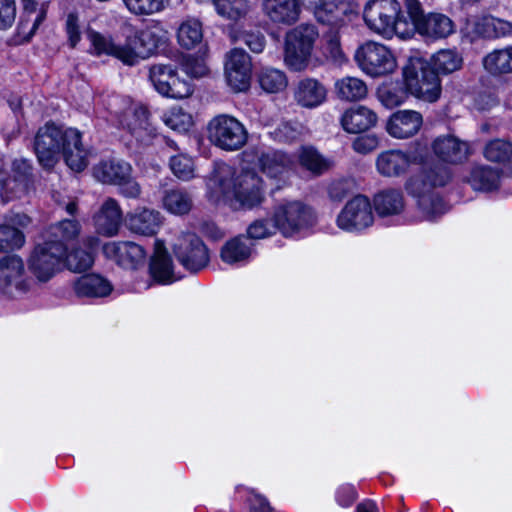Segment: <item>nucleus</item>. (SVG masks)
Wrapping results in <instances>:
<instances>
[{
	"instance_id": "obj_64",
	"label": "nucleus",
	"mask_w": 512,
	"mask_h": 512,
	"mask_svg": "<svg viewBox=\"0 0 512 512\" xmlns=\"http://www.w3.org/2000/svg\"><path fill=\"white\" fill-rule=\"evenodd\" d=\"M357 493L352 485L345 484L336 491V501L342 507H349L356 500Z\"/></svg>"
},
{
	"instance_id": "obj_51",
	"label": "nucleus",
	"mask_w": 512,
	"mask_h": 512,
	"mask_svg": "<svg viewBox=\"0 0 512 512\" xmlns=\"http://www.w3.org/2000/svg\"><path fill=\"white\" fill-rule=\"evenodd\" d=\"M490 15L473 16L467 19L465 25V33L471 38L472 41L484 38H489V29L491 28Z\"/></svg>"
},
{
	"instance_id": "obj_40",
	"label": "nucleus",
	"mask_w": 512,
	"mask_h": 512,
	"mask_svg": "<svg viewBox=\"0 0 512 512\" xmlns=\"http://www.w3.org/2000/svg\"><path fill=\"white\" fill-rule=\"evenodd\" d=\"M335 92L341 100L359 101L368 94L366 83L357 77H344L335 82Z\"/></svg>"
},
{
	"instance_id": "obj_17",
	"label": "nucleus",
	"mask_w": 512,
	"mask_h": 512,
	"mask_svg": "<svg viewBox=\"0 0 512 512\" xmlns=\"http://www.w3.org/2000/svg\"><path fill=\"white\" fill-rule=\"evenodd\" d=\"M121 128L142 144H149L157 136L156 128L149 121L148 110L141 105L127 107L118 118Z\"/></svg>"
},
{
	"instance_id": "obj_60",
	"label": "nucleus",
	"mask_w": 512,
	"mask_h": 512,
	"mask_svg": "<svg viewBox=\"0 0 512 512\" xmlns=\"http://www.w3.org/2000/svg\"><path fill=\"white\" fill-rule=\"evenodd\" d=\"M378 146L379 139L374 134L359 136L352 143L354 151L360 154H368L374 151Z\"/></svg>"
},
{
	"instance_id": "obj_32",
	"label": "nucleus",
	"mask_w": 512,
	"mask_h": 512,
	"mask_svg": "<svg viewBox=\"0 0 512 512\" xmlns=\"http://www.w3.org/2000/svg\"><path fill=\"white\" fill-rule=\"evenodd\" d=\"M252 254V242L245 236L234 237L222 246L221 260L229 265L246 263Z\"/></svg>"
},
{
	"instance_id": "obj_31",
	"label": "nucleus",
	"mask_w": 512,
	"mask_h": 512,
	"mask_svg": "<svg viewBox=\"0 0 512 512\" xmlns=\"http://www.w3.org/2000/svg\"><path fill=\"white\" fill-rule=\"evenodd\" d=\"M131 172V165L122 160H104L93 167V176L104 184L117 185Z\"/></svg>"
},
{
	"instance_id": "obj_10",
	"label": "nucleus",
	"mask_w": 512,
	"mask_h": 512,
	"mask_svg": "<svg viewBox=\"0 0 512 512\" xmlns=\"http://www.w3.org/2000/svg\"><path fill=\"white\" fill-rule=\"evenodd\" d=\"M67 129L54 123H46L40 127L34 138V151L40 165L52 168L58 162L66 144Z\"/></svg>"
},
{
	"instance_id": "obj_13",
	"label": "nucleus",
	"mask_w": 512,
	"mask_h": 512,
	"mask_svg": "<svg viewBox=\"0 0 512 512\" xmlns=\"http://www.w3.org/2000/svg\"><path fill=\"white\" fill-rule=\"evenodd\" d=\"M65 253L66 247L60 241L38 244L30 257V269L39 281L46 282L60 269Z\"/></svg>"
},
{
	"instance_id": "obj_63",
	"label": "nucleus",
	"mask_w": 512,
	"mask_h": 512,
	"mask_svg": "<svg viewBox=\"0 0 512 512\" xmlns=\"http://www.w3.org/2000/svg\"><path fill=\"white\" fill-rule=\"evenodd\" d=\"M117 186H119L120 194L126 198L137 199L141 195V187L131 175L121 180Z\"/></svg>"
},
{
	"instance_id": "obj_2",
	"label": "nucleus",
	"mask_w": 512,
	"mask_h": 512,
	"mask_svg": "<svg viewBox=\"0 0 512 512\" xmlns=\"http://www.w3.org/2000/svg\"><path fill=\"white\" fill-rule=\"evenodd\" d=\"M262 179L252 170L236 172L228 164H221L214 170L208 187L216 198L235 200L240 206L253 208L264 199Z\"/></svg>"
},
{
	"instance_id": "obj_24",
	"label": "nucleus",
	"mask_w": 512,
	"mask_h": 512,
	"mask_svg": "<svg viewBox=\"0 0 512 512\" xmlns=\"http://www.w3.org/2000/svg\"><path fill=\"white\" fill-rule=\"evenodd\" d=\"M423 125L422 115L415 110H399L387 120L386 131L396 139H407L416 135Z\"/></svg>"
},
{
	"instance_id": "obj_5",
	"label": "nucleus",
	"mask_w": 512,
	"mask_h": 512,
	"mask_svg": "<svg viewBox=\"0 0 512 512\" xmlns=\"http://www.w3.org/2000/svg\"><path fill=\"white\" fill-rule=\"evenodd\" d=\"M403 79L407 91L415 98L429 103L440 98L441 80L424 59L410 57L403 68Z\"/></svg>"
},
{
	"instance_id": "obj_39",
	"label": "nucleus",
	"mask_w": 512,
	"mask_h": 512,
	"mask_svg": "<svg viewBox=\"0 0 512 512\" xmlns=\"http://www.w3.org/2000/svg\"><path fill=\"white\" fill-rule=\"evenodd\" d=\"M483 157L491 163L512 164V142L508 139L495 138L485 143Z\"/></svg>"
},
{
	"instance_id": "obj_44",
	"label": "nucleus",
	"mask_w": 512,
	"mask_h": 512,
	"mask_svg": "<svg viewBox=\"0 0 512 512\" xmlns=\"http://www.w3.org/2000/svg\"><path fill=\"white\" fill-rule=\"evenodd\" d=\"M3 160L0 159V194L4 202L20 198L27 193L29 182L24 178L6 177L3 170Z\"/></svg>"
},
{
	"instance_id": "obj_45",
	"label": "nucleus",
	"mask_w": 512,
	"mask_h": 512,
	"mask_svg": "<svg viewBox=\"0 0 512 512\" xmlns=\"http://www.w3.org/2000/svg\"><path fill=\"white\" fill-rule=\"evenodd\" d=\"M409 92L406 87H402L399 83H385L377 90L378 100L387 108H395L402 105Z\"/></svg>"
},
{
	"instance_id": "obj_58",
	"label": "nucleus",
	"mask_w": 512,
	"mask_h": 512,
	"mask_svg": "<svg viewBox=\"0 0 512 512\" xmlns=\"http://www.w3.org/2000/svg\"><path fill=\"white\" fill-rule=\"evenodd\" d=\"M277 227L275 223H269L264 220H257L253 222L247 229L248 237L251 239H262L272 235Z\"/></svg>"
},
{
	"instance_id": "obj_41",
	"label": "nucleus",
	"mask_w": 512,
	"mask_h": 512,
	"mask_svg": "<svg viewBox=\"0 0 512 512\" xmlns=\"http://www.w3.org/2000/svg\"><path fill=\"white\" fill-rule=\"evenodd\" d=\"M84 243L89 250L77 248L66 256V265L69 270L82 272L93 265L94 257L91 251L98 246L99 240L96 237H88Z\"/></svg>"
},
{
	"instance_id": "obj_42",
	"label": "nucleus",
	"mask_w": 512,
	"mask_h": 512,
	"mask_svg": "<svg viewBox=\"0 0 512 512\" xmlns=\"http://www.w3.org/2000/svg\"><path fill=\"white\" fill-rule=\"evenodd\" d=\"M202 23L196 18H187L177 29L178 44L185 49H193L202 42Z\"/></svg>"
},
{
	"instance_id": "obj_12",
	"label": "nucleus",
	"mask_w": 512,
	"mask_h": 512,
	"mask_svg": "<svg viewBox=\"0 0 512 512\" xmlns=\"http://www.w3.org/2000/svg\"><path fill=\"white\" fill-rule=\"evenodd\" d=\"M172 250L181 265L191 272H197L208 264L207 247L195 233L180 232L172 243Z\"/></svg>"
},
{
	"instance_id": "obj_33",
	"label": "nucleus",
	"mask_w": 512,
	"mask_h": 512,
	"mask_svg": "<svg viewBox=\"0 0 512 512\" xmlns=\"http://www.w3.org/2000/svg\"><path fill=\"white\" fill-rule=\"evenodd\" d=\"M73 289L79 297H105L112 291L111 283L98 274H87L78 278Z\"/></svg>"
},
{
	"instance_id": "obj_3",
	"label": "nucleus",
	"mask_w": 512,
	"mask_h": 512,
	"mask_svg": "<svg viewBox=\"0 0 512 512\" xmlns=\"http://www.w3.org/2000/svg\"><path fill=\"white\" fill-rule=\"evenodd\" d=\"M366 26L384 39L413 36V24L398 0H368L363 8Z\"/></svg>"
},
{
	"instance_id": "obj_53",
	"label": "nucleus",
	"mask_w": 512,
	"mask_h": 512,
	"mask_svg": "<svg viewBox=\"0 0 512 512\" xmlns=\"http://www.w3.org/2000/svg\"><path fill=\"white\" fill-rule=\"evenodd\" d=\"M170 168L173 174L181 180L187 181L194 177L193 160L185 154L172 156Z\"/></svg>"
},
{
	"instance_id": "obj_28",
	"label": "nucleus",
	"mask_w": 512,
	"mask_h": 512,
	"mask_svg": "<svg viewBox=\"0 0 512 512\" xmlns=\"http://www.w3.org/2000/svg\"><path fill=\"white\" fill-rule=\"evenodd\" d=\"M122 222V210L119 203L113 199H106L94 216V223L99 234L114 236L118 233Z\"/></svg>"
},
{
	"instance_id": "obj_25",
	"label": "nucleus",
	"mask_w": 512,
	"mask_h": 512,
	"mask_svg": "<svg viewBox=\"0 0 512 512\" xmlns=\"http://www.w3.org/2000/svg\"><path fill=\"white\" fill-rule=\"evenodd\" d=\"M293 158L280 150L262 151L257 160L259 169L268 178L284 180L293 167Z\"/></svg>"
},
{
	"instance_id": "obj_50",
	"label": "nucleus",
	"mask_w": 512,
	"mask_h": 512,
	"mask_svg": "<svg viewBox=\"0 0 512 512\" xmlns=\"http://www.w3.org/2000/svg\"><path fill=\"white\" fill-rule=\"evenodd\" d=\"M127 10L136 16H149L164 8V0H122Z\"/></svg>"
},
{
	"instance_id": "obj_56",
	"label": "nucleus",
	"mask_w": 512,
	"mask_h": 512,
	"mask_svg": "<svg viewBox=\"0 0 512 512\" xmlns=\"http://www.w3.org/2000/svg\"><path fill=\"white\" fill-rule=\"evenodd\" d=\"M65 32L67 35L68 44L71 48H75L81 40V30L79 18L74 13H69L65 21Z\"/></svg>"
},
{
	"instance_id": "obj_43",
	"label": "nucleus",
	"mask_w": 512,
	"mask_h": 512,
	"mask_svg": "<svg viewBox=\"0 0 512 512\" xmlns=\"http://www.w3.org/2000/svg\"><path fill=\"white\" fill-rule=\"evenodd\" d=\"M294 98L305 108H314L320 104V84L317 79L305 78L298 82Z\"/></svg>"
},
{
	"instance_id": "obj_21",
	"label": "nucleus",
	"mask_w": 512,
	"mask_h": 512,
	"mask_svg": "<svg viewBox=\"0 0 512 512\" xmlns=\"http://www.w3.org/2000/svg\"><path fill=\"white\" fill-rule=\"evenodd\" d=\"M416 158L408 151L388 149L380 152L375 159V168L385 178H398L405 175Z\"/></svg>"
},
{
	"instance_id": "obj_36",
	"label": "nucleus",
	"mask_w": 512,
	"mask_h": 512,
	"mask_svg": "<svg viewBox=\"0 0 512 512\" xmlns=\"http://www.w3.org/2000/svg\"><path fill=\"white\" fill-rule=\"evenodd\" d=\"M501 172L486 165L475 166L467 178V182L476 191L490 192L500 185Z\"/></svg>"
},
{
	"instance_id": "obj_6",
	"label": "nucleus",
	"mask_w": 512,
	"mask_h": 512,
	"mask_svg": "<svg viewBox=\"0 0 512 512\" xmlns=\"http://www.w3.org/2000/svg\"><path fill=\"white\" fill-rule=\"evenodd\" d=\"M209 141L221 150L233 152L241 149L248 141L244 124L230 114H218L207 124Z\"/></svg>"
},
{
	"instance_id": "obj_15",
	"label": "nucleus",
	"mask_w": 512,
	"mask_h": 512,
	"mask_svg": "<svg viewBox=\"0 0 512 512\" xmlns=\"http://www.w3.org/2000/svg\"><path fill=\"white\" fill-rule=\"evenodd\" d=\"M337 226L348 232H359L372 226L374 214L368 197L357 195L349 200L337 216Z\"/></svg>"
},
{
	"instance_id": "obj_27",
	"label": "nucleus",
	"mask_w": 512,
	"mask_h": 512,
	"mask_svg": "<svg viewBox=\"0 0 512 512\" xmlns=\"http://www.w3.org/2000/svg\"><path fill=\"white\" fill-rule=\"evenodd\" d=\"M377 121V114L364 105H356L346 109L340 118L343 130L351 134L365 132L376 126Z\"/></svg>"
},
{
	"instance_id": "obj_19",
	"label": "nucleus",
	"mask_w": 512,
	"mask_h": 512,
	"mask_svg": "<svg viewBox=\"0 0 512 512\" xmlns=\"http://www.w3.org/2000/svg\"><path fill=\"white\" fill-rule=\"evenodd\" d=\"M104 256L124 269L136 270L146 261L144 248L132 241H111L102 247Z\"/></svg>"
},
{
	"instance_id": "obj_22",
	"label": "nucleus",
	"mask_w": 512,
	"mask_h": 512,
	"mask_svg": "<svg viewBox=\"0 0 512 512\" xmlns=\"http://www.w3.org/2000/svg\"><path fill=\"white\" fill-rule=\"evenodd\" d=\"M434 154L443 162L461 164L472 154L471 144L453 135L439 136L432 144Z\"/></svg>"
},
{
	"instance_id": "obj_14",
	"label": "nucleus",
	"mask_w": 512,
	"mask_h": 512,
	"mask_svg": "<svg viewBox=\"0 0 512 512\" xmlns=\"http://www.w3.org/2000/svg\"><path fill=\"white\" fill-rule=\"evenodd\" d=\"M273 222L284 236H292L310 227L313 222L311 210L299 201H287L276 206Z\"/></svg>"
},
{
	"instance_id": "obj_61",
	"label": "nucleus",
	"mask_w": 512,
	"mask_h": 512,
	"mask_svg": "<svg viewBox=\"0 0 512 512\" xmlns=\"http://www.w3.org/2000/svg\"><path fill=\"white\" fill-rule=\"evenodd\" d=\"M512 34V23L496 17L491 18V28L488 39H498Z\"/></svg>"
},
{
	"instance_id": "obj_48",
	"label": "nucleus",
	"mask_w": 512,
	"mask_h": 512,
	"mask_svg": "<svg viewBox=\"0 0 512 512\" xmlns=\"http://www.w3.org/2000/svg\"><path fill=\"white\" fill-rule=\"evenodd\" d=\"M163 121L177 132H186L193 125L192 116L180 107L171 108L164 114Z\"/></svg>"
},
{
	"instance_id": "obj_46",
	"label": "nucleus",
	"mask_w": 512,
	"mask_h": 512,
	"mask_svg": "<svg viewBox=\"0 0 512 512\" xmlns=\"http://www.w3.org/2000/svg\"><path fill=\"white\" fill-rule=\"evenodd\" d=\"M261 88L267 93H279L288 84L285 73L279 69L264 68L258 77Z\"/></svg>"
},
{
	"instance_id": "obj_30",
	"label": "nucleus",
	"mask_w": 512,
	"mask_h": 512,
	"mask_svg": "<svg viewBox=\"0 0 512 512\" xmlns=\"http://www.w3.org/2000/svg\"><path fill=\"white\" fill-rule=\"evenodd\" d=\"M149 272L153 280L159 284H170L176 280L172 260L162 242L156 241L155 252L151 259Z\"/></svg>"
},
{
	"instance_id": "obj_11",
	"label": "nucleus",
	"mask_w": 512,
	"mask_h": 512,
	"mask_svg": "<svg viewBox=\"0 0 512 512\" xmlns=\"http://www.w3.org/2000/svg\"><path fill=\"white\" fill-rule=\"evenodd\" d=\"M149 80L154 89L162 96L184 99L193 93V85L180 78L172 64L157 63L149 68Z\"/></svg>"
},
{
	"instance_id": "obj_9",
	"label": "nucleus",
	"mask_w": 512,
	"mask_h": 512,
	"mask_svg": "<svg viewBox=\"0 0 512 512\" xmlns=\"http://www.w3.org/2000/svg\"><path fill=\"white\" fill-rule=\"evenodd\" d=\"M318 33L315 27L301 25L286 35L285 63L294 71L304 70L309 63Z\"/></svg>"
},
{
	"instance_id": "obj_8",
	"label": "nucleus",
	"mask_w": 512,
	"mask_h": 512,
	"mask_svg": "<svg viewBox=\"0 0 512 512\" xmlns=\"http://www.w3.org/2000/svg\"><path fill=\"white\" fill-rule=\"evenodd\" d=\"M354 57L362 72L371 77L388 75L397 67L393 52L386 45L374 41L361 45Z\"/></svg>"
},
{
	"instance_id": "obj_55",
	"label": "nucleus",
	"mask_w": 512,
	"mask_h": 512,
	"mask_svg": "<svg viewBox=\"0 0 512 512\" xmlns=\"http://www.w3.org/2000/svg\"><path fill=\"white\" fill-rule=\"evenodd\" d=\"M300 164L307 170L318 173L320 171V157L316 148L303 146L299 154Z\"/></svg>"
},
{
	"instance_id": "obj_57",
	"label": "nucleus",
	"mask_w": 512,
	"mask_h": 512,
	"mask_svg": "<svg viewBox=\"0 0 512 512\" xmlns=\"http://www.w3.org/2000/svg\"><path fill=\"white\" fill-rule=\"evenodd\" d=\"M236 40L245 44L252 52L260 53L265 46V38L260 32H242Z\"/></svg>"
},
{
	"instance_id": "obj_52",
	"label": "nucleus",
	"mask_w": 512,
	"mask_h": 512,
	"mask_svg": "<svg viewBox=\"0 0 512 512\" xmlns=\"http://www.w3.org/2000/svg\"><path fill=\"white\" fill-rule=\"evenodd\" d=\"M24 242L22 231L13 226L0 225V251L20 248Z\"/></svg>"
},
{
	"instance_id": "obj_49",
	"label": "nucleus",
	"mask_w": 512,
	"mask_h": 512,
	"mask_svg": "<svg viewBox=\"0 0 512 512\" xmlns=\"http://www.w3.org/2000/svg\"><path fill=\"white\" fill-rule=\"evenodd\" d=\"M80 224L75 219H65L50 228V234L55 239L50 241H70L75 239L80 233Z\"/></svg>"
},
{
	"instance_id": "obj_29",
	"label": "nucleus",
	"mask_w": 512,
	"mask_h": 512,
	"mask_svg": "<svg viewBox=\"0 0 512 512\" xmlns=\"http://www.w3.org/2000/svg\"><path fill=\"white\" fill-rule=\"evenodd\" d=\"M62 155L66 164L73 171L80 172L88 165L89 151L83 146L78 130L67 128L66 144Z\"/></svg>"
},
{
	"instance_id": "obj_35",
	"label": "nucleus",
	"mask_w": 512,
	"mask_h": 512,
	"mask_svg": "<svg viewBox=\"0 0 512 512\" xmlns=\"http://www.w3.org/2000/svg\"><path fill=\"white\" fill-rule=\"evenodd\" d=\"M373 205L381 217L398 215L405 207L404 196L398 189H385L374 196Z\"/></svg>"
},
{
	"instance_id": "obj_26",
	"label": "nucleus",
	"mask_w": 512,
	"mask_h": 512,
	"mask_svg": "<svg viewBox=\"0 0 512 512\" xmlns=\"http://www.w3.org/2000/svg\"><path fill=\"white\" fill-rule=\"evenodd\" d=\"M264 15L276 25L290 26L300 17L299 0H263Z\"/></svg>"
},
{
	"instance_id": "obj_38",
	"label": "nucleus",
	"mask_w": 512,
	"mask_h": 512,
	"mask_svg": "<svg viewBox=\"0 0 512 512\" xmlns=\"http://www.w3.org/2000/svg\"><path fill=\"white\" fill-rule=\"evenodd\" d=\"M164 209L173 215H186L193 207L191 194L182 189H170L164 192L162 198Z\"/></svg>"
},
{
	"instance_id": "obj_20",
	"label": "nucleus",
	"mask_w": 512,
	"mask_h": 512,
	"mask_svg": "<svg viewBox=\"0 0 512 512\" xmlns=\"http://www.w3.org/2000/svg\"><path fill=\"white\" fill-rule=\"evenodd\" d=\"M252 74V63L249 55L240 48L232 49L226 56L225 75L228 85L235 92L249 88Z\"/></svg>"
},
{
	"instance_id": "obj_16",
	"label": "nucleus",
	"mask_w": 512,
	"mask_h": 512,
	"mask_svg": "<svg viewBox=\"0 0 512 512\" xmlns=\"http://www.w3.org/2000/svg\"><path fill=\"white\" fill-rule=\"evenodd\" d=\"M29 288L23 260L17 255L0 258V291L14 298L25 294Z\"/></svg>"
},
{
	"instance_id": "obj_59",
	"label": "nucleus",
	"mask_w": 512,
	"mask_h": 512,
	"mask_svg": "<svg viewBox=\"0 0 512 512\" xmlns=\"http://www.w3.org/2000/svg\"><path fill=\"white\" fill-rule=\"evenodd\" d=\"M16 17L15 0H0V29L12 26Z\"/></svg>"
},
{
	"instance_id": "obj_47",
	"label": "nucleus",
	"mask_w": 512,
	"mask_h": 512,
	"mask_svg": "<svg viewBox=\"0 0 512 512\" xmlns=\"http://www.w3.org/2000/svg\"><path fill=\"white\" fill-rule=\"evenodd\" d=\"M217 13L230 20H238L249 10L248 0H213Z\"/></svg>"
},
{
	"instance_id": "obj_18",
	"label": "nucleus",
	"mask_w": 512,
	"mask_h": 512,
	"mask_svg": "<svg viewBox=\"0 0 512 512\" xmlns=\"http://www.w3.org/2000/svg\"><path fill=\"white\" fill-rule=\"evenodd\" d=\"M346 12L347 5L343 1L322 2V25L327 22L332 26L330 33L326 36V58L334 62H339L343 58L338 32L335 28L344 23Z\"/></svg>"
},
{
	"instance_id": "obj_7",
	"label": "nucleus",
	"mask_w": 512,
	"mask_h": 512,
	"mask_svg": "<svg viewBox=\"0 0 512 512\" xmlns=\"http://www.w3.org/2000/svg\"><path fill=\"white\" fill-rule=\"evenodd\" d=\"M406 13L413 24V35L418 32L420 35L430 39H442L455 31L453 21L441 13L424 14L419 0H405Z\"/></svg>"
},
{
	"instance_id": "obj_62",
	"label": "nucleus",
	"mask_w": 512,
	"mask_h": 512,
	"mask_svg": "<svg viewBox=\"0 0 512 512\" xmlns=\"http://www.w3.org/2000/svg\"><path fill=\"white\" fill-rule=\"evenodd\" d=\"M275 137L279 141L291 142L301 134V127L298 124L283 123L275 130Z\"/></svg>"
},
{
	"instance_id": "obj_37",
	"label": "nucleus",
	"mask_w": 512,
	"mask_h": 512,
	"mask_svg": "<svg viewBox=\"0 0 512 512\" xmlns=\"http://www.w3.org/2000/svg\"><path fill=\"white\" fill-rule=\"evenodd\" d=\"M428 63L438 76L449 75L461 69L463 57L455 49H442L434 53Z\"/></svg>"
},
{
	"instance_id": "obj_23",
	"label": "nucleus",
	"mask_w": 512,
	"mask_h": 512,
	"mask_svg": "<svg viewBox=\"0 0 512 512\" xmlns=\"http://www.w3.org/2000/svg\"><path fill=\"white\" fill-rule=\"evenodd\" d=\"M163 224L162 214L153 208L137 207L126 216V226L134 234L155 235Z\"/></svg>"
},
{
	"instance_id": "obj_54",
	"label": "nucleus",
	"mask_w": 512,
	"mask_h": 512,
	"mask_svg": "<svg viewBox=\"0 0 512 512\" xmlns=\"http://www.w3.org/2000/svg\"><path fill=\"white\" fill-rule=\"evenodd\" d=\"M181 69L191 78H201L209 73V68L202 57L187 55L181 61Z\"/></svg>"
},
{
	"instance_id": "obj_1",
	"label": "nucleus",
	"mask_w": 512,
	"mask_h": 512,
	"mask_svg": "<svg viewBox=\"0 0 512 512\" xmlns=\"http://www.w3.org/2000/svg\"><path fill=\"white\" fill-rule=\"evenodd\" d=\"M124 42L116 43L111 37L96 31L88 32L93 53L97 56H112L124 65L134 66L141 60L150 57L167 41V32L157 22L138 29L129 22L120 27Z\"/></svg>"
},
{
	"instance_id": "obj_4",
	"label": "nucleus",
	"mask_w": 512,
	"mask_h": 512,
	"mask_svg": "<svg viewBox=\"0 0 512 512\" xmlns=\"http://www.w3.org/2000/svg\"><path fill=\"white\" fill-rule=\"evenodd\" d=\"M448 180L449 174L447 171L423 170L412 175L406 181L405 189L416 200L418 209L424 219L434 220L447 211V205L435 191V188L445 185Z\"/></svg>"
},
{
	"instance_id": "obj_34",
	"label": "nucleus",
	"mask_w": 512,
	"mask_h": 512,
	"mask_svg": "<svg viewBox=\"0 0 512 512\" xmlns=\"http://www.w3.org/2000/svg\"><path fill=\"white\" fill-rule=\"evenodd\" d=\"M482 65L489 74L494 76L512 73V44L493 49L482 59Z\"/></svg>"
}]
</instances>
